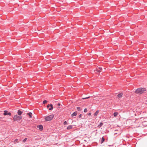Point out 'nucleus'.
Returning <instances> with one entry per match:
<instances>
[{"label":"nucleus","instance_id":"obj_1","mask_svg":"<svg viewBox=\"0 0 147 147\" xmlns=\"http://www.w3.org/2000/svg\"><path fill=\"white\" fill-rule=\"evenodd\" d=\"M146 91L145 88H138L135 91V93L137 94H141Z\"/></svg>","mask_w":147,"mask_h":147},{"label":"nucleus","instance_id":"obj_2","mask_svg":"<svg viewBox=\"0 0 147 147\" xmlns=\"http://www.w3.org/2000/svg\"><path fill=\"white\" fill-rule=\"evenodd\" d=\"M54 117V115L52 114L48 116L45 117V121H50L53 119Z\"/></svg>","mask_w":147,"mask_h":147},{"label":"nucleus","instance_id":"obj_3","mask_svg":"<svg viewBox=\"0 0 147 147\" xmlns=\"http://www.w3.org/2000/svg\"><path fill=\"white\" fill-rule=\"evenodd\" d=\"M13 119L14 121H19L22 119V117L21 116H18L17 115H16L14 116Z\"/></svg>","mask_w":147,"mask_h":147},{"label":"nucleus","instance_id":"obj_4","mask_svg":"<svg viewBox=\"0 0 147 147\" xmlns=\"http://www.w3.org/2000/svg\"><path fill=\"white\" fill-rule=\"evenodd\" d=\"M3 115H11V113L10 112H8L7 111H4Z\"/></svg>","mask_w":147,"mask_h":147},{"label":"nucleus","instance_id":"obj_5","mask_svg":"<svg viewBox=\"0 0 147 147\" xmlns=\"http://www.w3.org/2000/svg\"><path fill=\"white\" fill-rule=\"evenodd\" d=\"M37 127L40 130H42L43 129V127L41 125L38 126Z\"/></svg>","mask_w":147,"mask_h":147},{"label":"nucleus","instance_id":"obj_6","mask_svg":"<svg viewBox=\"0 0 147 147\" xmlns=\"http://www.w3.org/2000/svg\"><path fill=\"white\" fill-rule=\"evenodd\" d=\"M23 112L20 110H18L17 112V113L19 116H20L21 115Z\"/></svg>","mask_w":147,"mask_h":147},{"label":"nucleus","instance_id":"obj_7","mask_svg":"<svg viewBox=\"0 0 147 147\" xmlns=\"http://www.w3.org/2000/svg\"><path fill=\"white\" fill-rule=\"evenodd\" d=\"M77 114V111H76L74 112L73 114L71 115V116L72 117H73L74 116H76Z\"/></svg>","mask_w":147,"mask_h":147},{"label":"nucleus","instance_id":"obj_8","mask_svg":"<svg viewBox=\"0 0 147 147\" xmlns=\"http://www.w3.org/2000/svg\"><path fill=\"white\" fill-rule=\"evenodd\" d=\"M123 95V94L122 93H121L118 94L117 95V96L119 98H120L122 97Z\"/></svg>","mask_w":147,"mask_h":147},{"label":"nucleus","instance_id":"obj_9","mask_svg":"<svg viewBox=\"0 0 147 147\" xmlns=\"http://www.w3.org/2000/svg\"><path fill=\"white\" fill-rule=\"evenodd\" d=\"M50 107H51L49 109V110H51L53 109V105L52 104H50Z\"/></svg>","mask_w":147,"mask_h":147},{"label":"nucleus","instance_id":"obj_10","mask_svg":"<svg viewBox=\"0 0 147 147\" xmlns=\"http://www.w3.org/2000/svg\"><path fill=\"white\" fill-rule=\"evenodd\" d=\"M94 71L96 73L97 72H101V71H100V70H98V69L97 68L95 70H94Z\"/></svg>","mask_w":147,"mask_h":147},{"label":"nucleus","instance_id":"obj_11","mask_svg":"<svg viewBox=\"0 0 147 147\" xmlns=\"http://www.w3.org/2000/svg\"><path fill=\"white\" fill-rule=\"evenodd\" d=\"M99 113V111L97 110L94 114V116H96Z\"/></svg>","mask_w":147,"mask_h":147},{"label":"nucleus","instance_id":"obj_12","mask_svg":"<svg viewBox=\"0 0 147 147\" xmlns=\"http://www.w3.org/2000/svg\"><path fill=\"white\" fill-rule=\"evenodd\" d=\"M118 114V113L117 112H115L114 113L113 115L115 117H116L117 116Z\"/></svg>","mask_w":147,"mask_h":147},{"label":"nucleus","instance_id":"obj_13","mask_svg":"<svg viewBox=\"0 0 147 147\" xmlns=\"http://www.w3.org/2000/svg\"><path fill=\"white\" fill-rule=\"evenodd\" d=\"M72 126L71 125H70L69 126L67 127V129H72Z\"/></svg>","mask_w":147,"mask_h":147},{"label":"nucleus","instance_id":"obj_14","mask_svg":"<svg viewBox=\"0 0 147 147\" xmlns=\"http://www.w3.org/2000/svg\"><path fill=\"white\" fill-rule=\"evenodd\" d=\"M27 114L29 116V117H30V118L32 117V113L30 112V113H27Z\"/></svg>","mask_w":147,"mask_h":147},{"label":"nucleus","instance_id":"obj_15","mask_svg":"<svg viewBox=\"0 0 147 147\" xmlns=\"http://www.w3.org/2000/svg\"><path fill=\"white\" fill-rule=\"evenodd\" d=\"M77 110L79 111H80L82 110V109L80 107H77Z\"/></svg>","mask_w":147,"mask_h":147},{"label":"nucleus","instance_id":"obj_16","mask_svg":"<svg viewBox=\"0 0 147 147\" xmlns=\"http://www.w3.org/2000/svg\"><path fill=\"white\" fill-rule=\"evenodd\" d=\"M105 141V139L103 137H102V140L101 141V143H102Z\"/></svg>","mask_w":147,"mask_h":147},{"label":"nucleus","instance_id":"obj_17","mask_svg":"<svg viewBox=\"0 0 147 147\" xmlns=\"http://www.w3.org/2000/svg\"><path fill=\"white\" fill-rule=\"evenodd\" d=\"M18 139H16L14 141V144H16V142H18Z\"/></svg>","mask_w":147,"mask_h":147},{"label":"nucleus","instance_id":"obj_18","mask_svg":"<svg viewBox=\"0 0 147 147\" xmlns=\"http://www.w3.org/2000/svg\"><path fill=\"white\" fill-rule=\"evenodd\" d=\"M27 140V138H25L23 141V142H25L26 141V140Z\"/></svg>","mask_w":147,"mask_h":147},{"label":"nucleus","instance_id":"obj_19","mask_svg":"<svg viewBox=\"0 0 147 147\" xmlns=\"http://www.w3.org/2000/svg\"><path fill=\"white\" fill-rule=\"evenodd\" d=\"M103 125V123H101L100 125H98V127H101Z\"/></svg>","mask_w":147,"mask_h":147},{"label":"nucleus","instance_id":"obj_20","mask_svg":"<svg viewBox=\"0 0 147 147\" xmlns=\"http://www.w3.org/2000/svg\"><path fill=\"white\" fill-rule=\"evenodd\" d=\"M47 101L45 100H44V101H43V104H45L46 103H47Z\"/></svg>","mask_w":147,"mask_h":147},{"label":"nucleus","instance_id":"obj_21","mask_svg":"<svg viewBox=\"0 0 147 147\" xmlns=\"http://www.w3.org/2000/svg\"><path fill=\"white\" fill-rule=\"evenodd\" d=\"M63 124L64 125H67V121H65L63 123Z\"/></svg>","mask_w":147,"mask_h":147},{"label":"nucleus","instance_id":"obj_22","mask_svg":"<svg viewBox=\"0 0 147 147\" xmlns=\"http://www.w3.org/2000/svg\"><path fill=\"white\" fill-rule=\"evenodd\" d=\"M87 111V109L86 108L84 109V112L85 113Z\"/></svg>","mask_w":147,"mask_h":147},{"label":"nucleus","instance_id":"obj_23","mask_svg":"<svg viewBox=\"0 0 147 147\" xmlns=\"http://www.w3.org/2000/svg\"><path fill=\"white\" fill-rule=\"evenodd\" d=\"M98 69V70H100V71H102V68L101 67H99Z\"/></svg>","mask_w":147,"mask_h":147},{"label":"nucleus","instance_id":"obj_24","mask_svg":"<svg viewBox=\"0 0 147 147\" xmlns=\"http://www.w3.org/2000/svg\"><path fill=\"white\" fill-rule=\"evenodd\" d=\"M89 98H90V97H86V98H82V99H87Z\"/></svg>","mask_w":147,"mask_h":147},{"label":"nucleus","instance_id":"obj_25","mask_svg":"<svg viewBox=\"0 0 147 147\" xmlns=\"http://www.w3.org/2000/svg\"><path fill=\"white\" fill-rule=\"evenodd\" d=\"M50 107V105H49H49H47V108H49V107Z\"/></svg>","mask_w":147,"mask_h":147},{"label":"nucleus","instance_id":"obj_26","mask_svg":"<svg viewBox=\"0 0 147 147\" xmlns=\"http://www.w3.org/2000/svg\"><path fill=\"white\" fill-rule=\"evenodd\" d=\"M82 115V114H80V115H79V118H80V117H81Z\"/></svg>","mask_w":147,"mask_h":147},{"label":"nucleus","instance_id":"obj_27","mask_svg":"<svg viewBox=\"0 0 147 147\" xmlns=\"http://www.w3.org/2000/svg\"><path fill=\"white\" fill-rule=\"evenodd\" d=\"M57 105L59 106L60 105V103H59Z\"/></svg>","mask_w":147,"mask_h":147},{"label":"nucleus","instance_id":"obj_28","mask_svg":"<svg viewBox=\"0 0 147 147\" xmlns=\"http://www.w3.org/2000/svg\"><path fill=\"white\" fill-rule=\"evenodd\" d=\"M91 113H90L88 114V115H91Z\"/></svg>","mask_w":147,"mask_h":147}]
</instances>
